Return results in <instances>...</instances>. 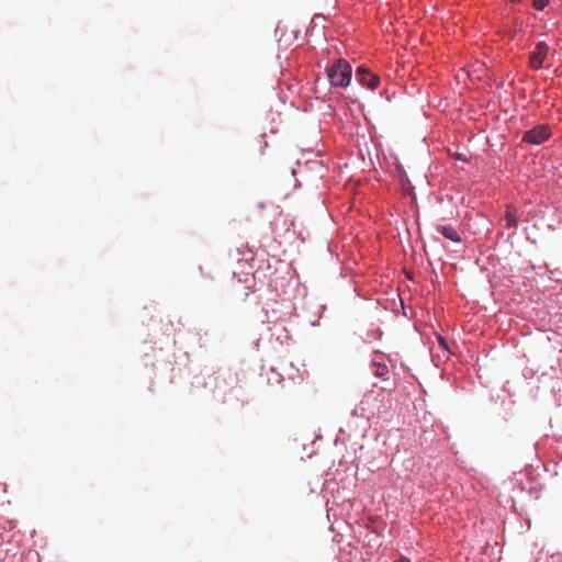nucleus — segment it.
<instances>
[{
    "mask_svg": "<svg viewBox=\"0 0 562 562\" xmlns=\"http://www.w3.org/2000/svg\"><path fill=\"white\" fill-rule=\"evenodd\" d=\"M327 78L333 86L346 88L351 80L350 64L342 58L337 59L327 68Z\"/></svg>",
    "mask_w": 562,
    "mask_h": 562,
    "instance_id": "nucleus-1",
    "label": "nucleus"
},
{
    "mask_svg": "<svg viewBox=\"0 0 562 562\" xmlns=\"http://www.w3.org/2000/svg\"><path fill=\"white\" fill-rule=\"evenodd\" d=\"M549 52L550 48L546 42H538L535 49L529 54V66L535 70L540 69L543 66Z\"/></svg>",
    "mask_w": 562,
    "mask_h": 562,
    "instance_id": "nucleus-2",
    "label": "nucleus"
},
{
    "mask_svg": "<svg viewBox=\"0 0 562 562\" xmlns=\"http://www.w3.org/2000/svg\"><path fill=\"white\" fill-rule=\"evenodd\" d=\"M551 135L547 125H538L524 134L522 140L529 144L539 145L546 142Z\"/></svg>",
    "mask_w": 562,
    "mask_h": 562,
    "instance_id": "nucleus-3",
    "label": "nucleus"
},
{
    "mask_svg": "<svg viewBox=\"0 0 562 562\" xmlns=\"http://www.w3.org/2000/svg\"><path fill=\"white\" fill-rule=\"evenodd\" d=\"M371 370L374 376L383 380L387 379L389 367L386 363V357L381 352H375L371 360Z\"/></svg>",
    "mask_w": 562,
    "mask_h": 562,
    "instance_id": "nucleus-4",
    "label": "nucleus"
},
{
    "mask_svg": "<svg viewBox=\"0 0 562 562\" xmlns=\"http://www.w3.org/2000/svg\"><path fill=\"white\" fill-rule=\"evenodd\" d=\"M356 76L359 82L370 90H375L380 83V78L364 67H359Z\"/></svg>",
    "mask_w": 562,
    "mask_h": 562,
    "instance_id": "nucleus-5",
    "label": "nucleus"
},
{
    "mask_svg": "<svg viewBox=\"0 0 562 562\" xmlns=\"http://www.w3.org/2000/svg\"><path fill=\"white\" fill-rule=\"evenodd\" d=\"M505 226L506 228H516L518 225L517 210L513 205H507L505 216Z\"/></svg>",
    "mask_w": 562,
    "mask_h": 562,
    "instance_id": "nucleus-6",
    "label": "nucleus"
},
{
    "mask_svg": "<svg viewBox=\"0 0 562 562\" xmlns=\"http://www.w3.org/2000/svg\"><path fill=\"white\" fill-rule=\"evenodd\" d=\"M437 232L454 243L461 241L460 235L458 234L457 229L451 225H438Z\"/></svg>",
    "mask_w": 562,
    "mask_h": 562,
    "instance_id": "nucleus-7",
    "label": "nucleus"
},
{
    "mask_svg": "<svg viewBox=\"0 0 562 562\" xmlns=\"http://www.w3.org/2000/svg\"><path fill=\"white\" fill-rule=\"evenodd\" d=\"M548 3V0H533V7L537 9V10H542L546 8Z\"/></svg>",
    "mask_w": 562,
    "mask_h": 562,
    "instance_id": "nucleus-8",
    "label": "nucleus"
},
{
    "mask_svg": "<svg viewBox=\"0 0 562 562\" xmlns=\"http://www.w3.org/2000/svg\"><path fill=\"white\" fill-rule=\"evenodd\" d=\"M439 342L442 347L447 348V342L445 341V339L442 337L439 338Z\"/></svg>",
    "mask_w": 562,
    "mask_h": 562,
    "instance_id": "nucleus-9",
    "label": "nucleus"
},
{
    "mask_svg": "<svg viewBox=\"0 0 562 562\" xmlns=\"http://www.w3.org/2000/svg\"><path fill=\"white\" fill-rule=\"evenodd\" d=\"M400 562H409V561H407V560H402V561H400Z\"/></svg>",
    "mask_w": 562,
    "mask_h": 562,
    "instance_id": "nucleus-10",
    "label": "nucleus"
}]
</instances>
